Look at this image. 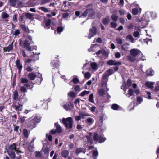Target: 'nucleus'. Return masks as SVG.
Segmentation results:
<instances>
[{"label":"nucleus","mask_w":159,"mask_h":159,"mask_svg":"<svg viewBox=\"0 0 159 159\" xmlns=\"http://www.w3.org/2000/svg\"><path fill=\"white\" fill-rule=\"evenodd\" d=\"M108 81L102 80V82L101 83V85L102 87H106L107 88V82Z\"/></svg>","instance_id":"51"},{"label":"nucleus","mask_w":159,"mask_h":159,"mask_svg":"<svg viewBox=\"0 0 159 159\" xmlns=\"http://www.w3.org/2000/svg\"><path fill=\"white\" fill-rule=\"evenodd\" d=\"M20 90L21 92L24 93L27 92V89L24 85V86H21L20 87Z\"/></svg>","instance_id":"49"},{"label":"nucleus","mask_w":159,"mask_h":159,"mask_svg":"<svg viewBox=\"0 0 159 159\" xmlns=\"http://www.w3.org/2000/svg\"><path fill=\"white\" fill-rule=\"evenodd\" d=\"M102 22L105 26L108 25L110 22V19L109 17L108 16H106L105 18L102 19Z\"/></svg>","instance_id":"16"},{"label":"nucleus","mask_w":159,"mask_h":159,"mask_svg":"<svg viewBox=\"0 0 159 159\" xmlns=\"http://www.w3.org/2000/svg\"><path fill=\"white\" fill-rule=\"evenodd\" d=\"M74 90L76 92H79L81 90V89L80 86L76 85L74 87Z\"/></svg>","instance_id":"56"},{"label":"nucleus","mask_w":159,"mask_h":159,"mask_svg":"<svg viewBox=\"0 0 159 159\" xmlns=\"http://www.w3.org/2000/svg\"><path fill=\"white\" fill-rule=\"evenodd\" d=\"M128 93L130 96H132L133 95V90L131 89H129L128 90Z\"/></svg>","instance_id":"62"},{"label":"nucleus","mask_w":159,"mask_h":159,"mask_svg":"<svg viewBox=\"0 0 159 159\" xmlns=\"http://www.w3.org/2000/svg\"><path fill=\"white\" fill-rule=\"evenodd\" d=\"M116 41L117 43L120 45H121L123 43L122 40L120 38L116 39Z\"/></svg>","instance_id":"60"},{"label":"nucleus","mask_w":159,"mask_h":159,"mask_svg":"<svg viewBox=\"0 0 159 159\" xmlns=\"http://www.w3.org/2000/svg\"><path fill=\"white\" fill-rule=\"evenodd\" d=\"M111 17L114 22H116L118 19V16L116 14H113L111 16Z\"/></svg>","instance_id":"36"},{"label":"nucleus","mask_w":159,"mask_h":159,"mask_svg":"<svg viewBox=\"0 0 159 159\" xmlns=\"http://www.w3.org/2000/svg\"><path fill=\"white\" fill-rule=\"evenodd\" d=\"M154 83L152 82H146L145 84V86L149 88L153 89V85Z\"/></svg>","instance_id":"23"},{"label":"nucleus","mask_w":159,"mask_h":159,"mask_svg":"<svg viewBox=\"0 0 159 159\" xmlns=\"http://www.w3.org/2000/svg\"><path fill=\"white\" fill-rule=\"evenodd\" d=\"M55 125L56 127V132L57 133H60L61 132L62 130L61 128L59 125V124L58 123H55Z\"/></svg>","instance_id":"25"},{"label":"nucleus","mask_w":159,"mask_h":159,"mask_svg":"<svg viewBox=\"0 0 159 159\" xmlns=\"http://www.w3.org/2000/svg\"><path fill=\"white\" fill-rule=\"evenodd\" d=\"M34 0H30L28 2V4L30 7H33L35 6L36 4L34 2Z\"/></svg>","instance_id":"35"},{"label":"nucleus","mask_w":159,"mask_h":159,"mask_svg":"<svg viewBox=\"0 0 159 159\" xmlns=\"http://www.w3.org/2000/svg\"><path fill=\"white\" fill-rule=\"evenodd\" d=\"M24 61L25 62V65L26 71L29 72L32 71L34 68L33 66V64L31 63V60L30 59L24 58Z\"/></svg>","instance_id":"4"},{"label":"nucleus","mask_w":159,"mask_h":159,"mask_svg":"<svg viewBox=\"0 0 159 159\" xmlns=\"http://www.w3.org/2000/svg\"><path fill=\"white\" fill-rule=\"evenodd\" d=\"M51 65L52 66L53 68H55L58 67L59 65L58 64L57 61H52L51 63Z\"/></svg>","instance_id":"31"},{"label":"nucleus","mask_w":159,"mask_h":159,"mask_svg":"<svg viewBox=\"0 0 159 159\" xmlns=\"http://www.w3.org/2000/svg\"><path fill=\"white\" fill-rule=\"evenodd\" d=\"M114 62V60H110L107 62V65H113Z\"/></svg>","instance_id":"58"},{"label":"nucleus","mask_w":159,"mask_h":159,"mask_svg":"<svg viewBox=\"0 0 159 159\" xmlns=\"http://www.w3.org/2000/svg\"><path fill=\"white\" fill-rule=\"evenodd\" d=\"M1 16H2V18L5 19L9 17V15L6 12H3L1 14Z\"/></svg>","instance_id":"45"},{"label":"nucleus","mask_w":159,"mask_h":159,"mask_svg":"<svg viewBox=\"0 0 159 159\" xmlns=\"http://www.w3.org/2000/svg\"><path fill=\"white\" fill-rule=\"evenodd\" d=\"M119 108V105L116 104H114L112 105L111 108L114 110H117Z\"/></svg>","instance_id":"50"},{"label":"nucleus","mask_w":159,"mask_h":159,"mask_svg":"<svg viewBox=\"0 0 159 159\" xmlns=\"http://www.w3.org/2000/svg\"><path fill=\"white\" fill-rule=\"evenodd\" d=\"M141 9L140 8L139 9L133 8L132 10V13L134 15H136L138 14L139 12L140 13L141 12Z\"/></svg>","instance_id":"18"},{"label":"nucleus","mask_w":159,"mask_h":159,"mask_svg":"<svg viewBox=\"0 0 159 159\" xmlns=\"http://www.w3.org/2000/svg\"><path fill=\"white\" fill-rule=\"evenodd\" d=\"M12 98L13 99V101L18 102L19 101V94L18 91L15 90L13 93L12 96Z\"/></svg>","instance_id":"12"},{"label":"nucleus","mask_w":159,"mask_h":159,"mask_svg":"<svg viewBox=\"0 0 159 159\" xmlns=\"http://www.w3.org/2000/svg\"><path fill=\"white\" fill-rule=\"evenodd\" d=\"M95 14L94 10L91 9L89 8L86 9L83 13V16L85 17L88 15L89 17H91Z\"/></svg>","instance_id":"7"},{"label":"nucleus","mask_w":159,"mask_h":159,"mask_svg":"<svg viewBox=\"0 0 159 159\" xmlns=\"http://www.w3.org/2000/svg\"><path fill=\"white\" fill-rule=\"evenodd\" d=\"M83 152L84 153H85V151L84 150V149H82L80 148H77L76 150V154L77 155H78L80 153Z\"/></svg>","instance_id":"29"},{"label":"nucleus","mask_w":159,"mask_h":159,"mask_svg":"<svg viewBox=\"0 0 159 159\" xmlns=\"http://www.w3.org/2000/svg\"><path fill=\"white\" fill-rule=\"evenodd\" d=\"M51 22V20H48L46 21L45 23L46 25V27L47 29L50 28V25Z\"/></svg>","instance_id":"44"},{"label":"nucleus","mask_w":159,"mask_h":159,"mask_svg":"<svg viewBox=\"0 0 159 159\" xmlns=\"http://www.w3.org/2000/svg\"><path fill=\"white\" fill-rule=\"evenodd\" d=\"M129 45V44L127 43H124L121 46V48L122 50L124 51H127L129 48L128 46Z\"/></svg>","instance_id":"22"},{"label":"nucleus","mask_w":159,"mask_h":159,"mask_svg":"<svg viewBox=\"0 0 159 159\" xmlns=\"http://www.w3.org/2000/svg\"><path fill=\"white\" fill-rule=\"evenodd\" d=\"M91 76V74L89 72H87L85 73L84 74V77H85L87 79H89Z\"/></svg>","instance_id":"59"},{"label":"nucleus","mask_w":159,"mask_h":159,"mask_svg":"<svg viewBox=\"0 0 159 159\" xmlns=\"http://www.w3.org/2000/svg\"><path fill=\"white\" fill-rule=\"evenodd\" d=\"M95 22L92 23L93 27L90 29L89 30V34L88 36V38L89 39H90L92 37L94 36L96 33L97 29L96 26L94 25V24Z\"/></svg>","instance_id":"5"},{"label":"nucleus","mask_w":159,"mask_h":159,"mask_svg":"<svg viewBox=\"0 0 159 159\" xmlns=\"http://www.w3.org/2000/svg\"><path fill=\"white\" fill-rule=\"evenodd\" d=\"M42 74L40 73H38L37 76L36 77V80L35 81V84H41L42 81V78L41 77Z\"/></svg>","instance_id":"11"},{"label":"nucleus","mask_w":159,"mask_h":159,"mask_svg":"<svg viewBox=\"0 0 159 159\" xmlns=\"http://www.w3.org/2000/svg\"><path fill=\"white\" fill-rule=\"evenodd\" d=\"M69 154V152L67 150H64L62 151L61 155L64 158H66Z\"/></svg>","instance_id":"19"},{"label":"nucleus","mask_w":159,"mask_h":159,"mask_svg":"<svg viewBox=\"0 0 159 159\" xmlns=\"http://www.w3.org/2000/svg\"><path fill=\"white\" fill-rule=\"evenodd\" d=\"M110 25L112 28H115L117 26V24L116 23L112 21L110 23Z\"/></svg>","instance_id":"53"},{"label":"nucleus","mask_w":159,"mask_h":159,"mask_svg":"<svg viewBox=\"0 0 159 159\" xmlns=\"http://www.w3.org/2000/svg\"><path fill=\"white\" fill-rule=\"evenodd\" d=\"M130 55L135 57L137 55H142V53L140 50L138 49L134 48L131 49L130 51Z\"/></svg>","instance_id":"10"},{"label":"nucleus","mask_w":159,"mask_h":159,"mask_svg":"<svg viewBox=\"0 0 159 159\" xmlns=\"http://www.w3.org/2000/svg\"><path fill=\"white\" fill-rule=\"evenodd\" d=\"M127 85L129 87H130L131 86L132 84V81L130 79H128L127 81Z\"/></svg>","instance_id":"61"},{"label":"nucleus","mask_w":159,"mask_h":159,"mask_svg":"<svg viewBox=\"0 0 159 159\" xmlns=\"http://www.w3.org/2000/svg\"><path fill=\"white\" fill-rule=\"evenodd\" d=\"M33 43V42L32 41H29L27 39L25 40L24 43V47H26L29 45L30 44Z\"/></svg>","instance_id":"30"},{"label":"nucleus","mask_w":159,"mask_h":159,"mask_svg":"<svg viewBox=\"0 0 159 159\" xmlns=\"http://www.w3.org/2000/svg\"><path fill=\"white\" fill-rule=\"evenodd\" d=\"M23 133L24 135L25 138H27L29 136V132L28 130L25 129L23 130Z\"/></svg>","instance_id":"41"},{"label":"nucleus","mask_w":159,"mask_h":159,"mask_svg":"<svg viewBox=\"0 0 159 159\" xmlns=\"http://www.w3.org/2000/svg\"><path fill=\"white\" fill-rule=\"evenodd\" d=\"M63 28L61 27H58L57 29V30L55 31V34H56V33L57 32L58 34L60 33L63 31Z\"/></svg>","instance_id":"47"},{"label":"nucleus","mask_w":159,"mask_h":159,"mask_svg":"<svg viewBox=\"0 0 159 159\" xmlns=\"http://www.w3.org/2000/svg\"><path fill=\"white\" fill-rule=\"evenodd\" d=\"M109 76L112 74L114 73L113 69H109L105 72Z\"/></svg>","instance_id":"27"},{"label":"nucleus","mask_w":159,"mask_h":159,"mask_svg":"<svg viewBox=\"0 0 159 159\" xmlns=\"http://www.w3.org/2000/svg\"><path fill=\"white\" fill-rule=\"evenodd\" d=\"M16 65L19 70V73L20 74L23 66L19 60L18 59L16 61Z\"/></svg>","instance_id":"14"},{"label":"nucleus","mask_w":159,"mask_h":159,"mask_svg":"<svg viewBox=\"0 0 159 159\" xmlns=\"http://www.w3.org/2000/svg\"><path fill=\"white\" fill-rule=\"evenodd\" d=\"M43 101V104L42 105V106L43 107V108L45 109H47L48 108V101L47 100H44Z\"/></svg>","instance_id":"32"},{"label":"nucleus","mask_w":159,"mask_h":159,"mask_svg":"<svg viewBox=\"0 0 159 159\" xmlns=\"http://www.w3.org/2000/svg\"><path fill=\"white\" fill-rule=\"evenodd\" d=\"M102 53L103 55H104L106 57H107L108 55V53L107 52L104 50L103 51L102 50L101 51H100V53Z\"/></svg>","instance_id":"55"},{"label":"nucleus","mask_w":159,"mask_h":159,"mask_svg":"<svg viewBox=\"0 0 159 159\" xmlns=\"http://www.w3.org/2000/svg\"><path fill=\"white\" fill-rule=\"evenodd\" d=\"M40 121V119L39 117L38 116H36L30 122L31 128H33L35 127L36 123L39 122Z\"/></svg>","instance_id":"9"},{"label":"nucleus","mask_w":159,"mask_h":159,"mask_svg":"<svg viewBox=\"0 0 159 159\" xmlns=\"http://www.w3.org/2000/svg\"><path fill=\"white\" fill-rule=\"evenodd\" d=\"M63 107L64 109L68 110L70 109L69 104L66 102H64L63 103Z\"/></svg>","instance_id":"28"},{"label":"nucleus","mask_w":159,"mask_h":159,"mask_svg":"<svg viewBox=\"0 0 159 159\" xmlns=\"http://www.w3.org/2000/svg\"><path fill=\"white\" fill-rule=\"evenodd\" d=\"M12 106L16 111H21L22 110V105L18 102L13 101Z\"/></svg>","instance_id":"8"},{"label":"nucleus","mask_w":159,"mask_h":159,"mask_svg":"<svg viewBox=\"0 0 159 159\" xmlns=\"http://www.w3.org/2000/svg\"><path fill=\"white\" fill-rule=\"evenodd\" d=\"M98 155V151L96 150H93V159H96L97 158V157Z\"/></svg>","instance_id":"39"},{"label":"nucleus","mask_w":159,"mask_h":159,"mask_svg":"<svg viewBox=\"0 0 159 159\" xmlns=\"http://www.w3.org/2000/svg\"><path fill=\"white\" fill-rule=\"evenodd\" d=\"M38 73V72L30 73L28 74V77L30 80H33L36 77Z\"/></svg>","instance_id":"13"},{"label":"nucleus","mask_w":159,"mask_h":159,"mask_svg":"<svg viewBox=\"0 0 159 159\" xmlns=\"http://www.w3.org/2000/svg\"><path fill=\"white\" fill-rule=\"evenodd\" d=\"M90 93V92L89 91L84 90L80 94V95L81 97H83L84 96L87 95Z\"/></svg>","instance_id":"42"},{"label":"nucleus","mask_w":159,"mask_h":159,"mask_svg":"<svg viewBox=\"0 0 159 159\" xmlns=\"http://www.w3.org/2000/svg\"><path fill=\"white\" fill-rule=\"evenodd\" d=\"M86 123L89 125H91L94 122L93 119L91 118H88L85 120Z\"/></svg>","instance_id":"17"},{"label":"nucleus","mask_w":159,"mask_h":159,"mask_svg":"<svg viewBox=\"0 0 159 159\" xmlns=\"http://www.w3.org/2000/svg\"><path fill=\"white\" fill-rule=\"evenodd\" d=\"M111 97L108 93H105V90L101 88L100 89V102L102 103L107 102Z\"/></svg>","instance_id":"2"},{"label":"nucleus","mask_w":159,"mask_h":159,"mask_svg":"<svg viewBox=\"0 0 159 159\" xmlns=\"http://www.w3.org/2000/svg\"><path fill=\"white\" fill-rule=\"evenodd\" d=\"M118 12L120 15H123L125 14V11L123 9L119 10Z\"/></svg>","instance_id":"64"},{"label":"nucleus","mask_w":159,"mask_h":159,"mask_svg":"<svg viewBox=\"0 0 159 159\" xmlns=\"http://www.w3.org/2000/svg\"><path fill=\"white\" fill-rule=\"evenodd\" d=\"M108 77L109 76L104 73L102 76L101 80L108 81Z\"/></svg>","instance_id":"38"},{"label":"nucleus","mask_w":159,"mask_h":159,"mask_svg":"<svg viewBox=\"0 0 159 159\" xmlns=\"http://www.w3.org/2000/svg\"><path fill=\"white\" fill-rule=\"evenodd\" d=\"M39 8L45 13L50 12V10L48 9L43 7H40Z\"/></svg>","instance_id":"40"},{"label":"nucleus","mask_w":159,"mask_h":159,"mask_svg":"<svg viewBox=\"0 0 159 159\" xmlns=\"http://www.w3.org/2000/svg\"><path fill=\"white\" fill-rule=\"evenodd\" d=\"M28 81V79L25 78H22L21 79V82L23 83H27Z\"/></svg>","instance_id":"63"},{"label":"nucleus","mask_w":159,"mask_h":159,"mask_svg":"<svg viewBox=\"0 0 159 159\" xmlns=\"http://www.w3.org/2000/svg\"><path fill=\"white\" fill-rule=\"evenodd\" d=\"M137 102L139 104L141 103L143 101L142 97L140 96L137 97Z\"/></svg>","instance_id":"54"},{"label":"nucleus","mask_w":159,"mask_h":159,"mask_svg":"<svg viewBox=\"0 0 159 159\" xmlns=\"http://www.w3.org/2000/svg\"><path fill=\"white\" fill-rule=\"evenodd\" d=\"M26 17L30 20H32L33 19V15L31 14L27 13L25 15Z\"/></svg>","instance_id":"43"},{"label":"nucleus","mask_w":159,"mask_h":159,"mask_svg":"<svg viewBox=\"0 0 159 159\" xmlns=\"http://www.w3.org/2000/svg\"><path fill=\"white\" fill-rule=\"evenodd\" d=\"M80 116L81 118L84 119L85 117L86 116H89V115L88 113H80Z\"/></svg>","instance_id":"46"},{"label":"nucleus","mask_w":159,"mask_h":159,"mask_svg":"<svg viewBox=\"0 0 159 159\" xmlns=\"http://www.w3.org/2000/svg\"><path fill=\"white\" fill-rule=\"evenodd\" d=\"M99 48V45L98 44H95L91 45V48L89 49L88 50L89 52L93 51L94 52H97L96 53V54L98 57L99 54V50H98Z\"/></svg>","instance_id":"6"},{"label":"nucleus","mask_w":159,"mask_h":159,"mask_svg":"<svg viewBox=\"0 0 159 159\" xmlns=\"http://www.w3.org/2000/svg\"><path fill=\"white\" fill-rule=\"evenodd\" d=\"M76 94L73 91H70L68 93V97H70L72 98H75L76 96Z\"/></svg>","instance_id":"33"},{"label":"nucleus","mask_w":159,"mask_h":159,"mask_svg":"<svg viewBox=\"0 0 159 159\" xmlns=\"http://www.w3.org/2000/svg\"><path fill=\"white\" fill-rule=\"evenodd\" d=\"M90 65L92 69L94 71L96 70L98 68L97 64L94 62H91Z\"/></svg>","instance_id":"21"},{"label":"nucleus","mask_w":159,"mask_h":159,"mask_svg":"<svg viewBox=\"0 0 159 159\" xmlns=\"http://www.w3.org/2000/svg\"><path fill=\"white\" fill-rule=\"evenodd\" d=\"M35 139V138H33L32 140L30 142V144L28 146V149L30 152L32 151L34 149V141Z\"/></svg>","instance_id":"15"},{"label":"nucleus","mask_w":159,"mask_h":159,"mask_svg":"<svg viewBox=\"0 0 159 159\" xmlns=\"http://www.w3.org/2000/svg\"><path fill=\"white\" fill-rule=\"evenodd\" d=\"M18 16V14H15L13 16V21L15 22L17 21V18Z\"/></svg>","instance_id":"57"},{"label":"nucleus","mask_w":159,"mask_h":159,"mask_svg":"<svg viewBox=\"0 0 159 159\" xmlns=\"http://www.w3.org/2000/svg\"><path fill=\"white\" fill-rule=\"evenodd\" d=\"M106 139V138L103 137L102 135H100V143L104 142Z\"/></svg>","instance_id":"52"},{"label":"nucleus","mask_w":159,"mask_h":159,"mask_svg":"<svg viewBox=\"0 0 159 159\" xmlns=\"http://www.w3.org/2000/svg\"><path fill=\"white\" fill-rule=\"evenodd\" d=\"M127 59L131 62H134L136 58L132 56L131 55H129L126 56Z\"/></svg>","instance_id":"24"},{"label":"nucleus","mask_w":159,"mask_h":159,"mask_svg":"<svg viewBox=\"0 0 159 159\" xmlns=\"http://www.w3.org/2000/svg\"><path fill=\"white\" fill-rule=\"evenodd\" d=\"M62 122L67 129H71L73 127V121L71 117L67 118H63L62 119Z\"/></svg>","instance_id":"3"},{"label":"nucleus","mask_w":159,"mask_h":159,"mask_svg":"<svg viewBox=\"0 0 159 159\" xmlns=\"http://www.w3.org/2000/svg\"><path fill=\"white\" fill-rule=\"evenodd\" d=\"M154 71L152 69H149L146 71V75L148 76H152L154 74Z\"/></svg>","instance_id":"26"},{"label":"nucleus","mask_w":159,"mask_h":159,"mask_svg":"<svg viewBox=\"0 0 159 159\" xmlns=\"http://www.w3.org/2000/svg\"><path fill=\"white\" fill-rule=\"evenodd\" d=\"M18 148H17L16 144L15 143L11 144L9 146L7 150L8 154L12 158L14 159L15 157V151L17 154L19 152L23 153L21 151L18 150Z\"/></svg>","instance_id":"1"},{"label":"nucleus","mask_w":159,"mask_h":159,"mask_svg":"<svg viewBox=\"0 0 159 159\" xmlns=\"http://www.w3.org/2000/svg\"><path fill=\"white\" fill-rule=\"evenodd\" d=\"M126 40H130L131 42L132 43H133L134 42V38L131 34H129L127 35L126 37Z\"/></svg>","instance_id":"37"},{"label":"nucleus","mask_w":159,"mask_h":159,"mask_svg":"<svg viewBox=\"0 0 159 159\" xmlns=\"http://www.w3.org/2000/svg\"><path fill=\"white\" fill-rule=\"evenodd\" d=\"M93 93L90 94L88 100L90 102L94 103V101L93 99Z\"/></svg>","instance_id":"34"},{"label":"nucleus","mask_w":159,"mask_h":159,"mask_svg":"<svg viewBox=\"0 0 159 159\" xmlns=\"http://www.w3.org/2000/svg\"><path fill=\"white\" fill-rule=\"evenodd\" d=\"M13 49V43L9 45L7 47L4 48V51H8L9 52L12 50Z\"/></svg>","instance_id":"20"},{"label":"nucleus","mask_w":159,"mask_h":159,"mask_svg":"<svg viewBox=\"0 0 159 159\" xmlns=\"http://www.w3.org/2000/svg\"><path fill=\"white\" fill-rule=\"evenodd\" d=\"M10 2L11 6L15 7L16 6V3H17V0H10Z\"/></svg>","instance_id":"48"}]
</instances>
